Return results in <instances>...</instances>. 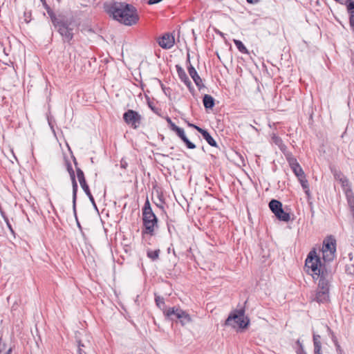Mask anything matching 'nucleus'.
<instances>
[{"label":"nucleus","mask_w":354,"mask_h":354,"mask_svg":"<svg viewBox=\"0 0 354 354\" xmlns=\"http://www.w3.org/2000/svg\"><path fill=\"white\" fill-rule=\"evenodd\" d=\"M350 4H354V0H346L345 2V5L346 7H348Z\"/></svg>","instance_id":"37998d69"},{"label":"nucleus","mask_w":354,"mask_h":354,"mask_svg":"<svg viewBox=\"0 0 354 354\" xmlns=\"http://www.w3.org/2000/svg\"><path fill=\"white\" fill-rule=\"evenodd\" d=\"M149 213H153L152 211V209L151 207L150 203L148 199L145 201L144 206L142 207V214H149Z\"/></svg>","instance_id":"c756f323"},{"label":"nucleus","mask_w":354,"mask_h":354,"mask_svg":"<svg viewBox=\"0 0 354 354\" xmlns=\"http://www.w3.org/2000/svg\"><path fill=\"white\" fill-rule=\"evenodd\" d=\"M351 62H352L353 66H354V53H352V55H351Z\"/></svg>","instance_id":"3c124183"},{"label":"nucleus","mask_w":354,"mask_h":354,"mask_svg":"<svg viewBox=\"0 0 354 354\" xmlns=\"http://www.w3.org/2000/svg\"><path fill=\"white\" fill-rule=\"evenodd\" d=\"M1 216L3 218V220L4 221L6 222V225H7V227L9 229V230L10 231V232L12 234H15V231L14 230L12 229V227L9 221V219L8 218V217L5 215L4 212H1Z\"/></svg>","instance_id":"473e14b6"},{"label":"nucleus","mask_w":354,"mask_h":354,"mask_svg":"<svg viewBox=\"0 0 354 354\" xmlns=\"http://www.w3.org/2000/svg\"><path fill=\"white\" fill-rule=\"evenodd\" d=\"M12 348H10L5 354H11Z\"/></svg>","instance_id":"603ef678"},{"label":"nucleus","mask_w":354,"mask_h":354,"mask_svg":"<svg viewBox=\"0 0 354 354\" xmlns=\"http://www.w3.org/2000/svg\"><path fill=\"white\" fill-rule=\"evenodd\" d=\"M284 147H285V145H283V147H281L280 149L281 151H283V149H284Z\"/></svg>","instance_id":"052dcab7"},{"label":"nucleus","mask_w":354,"mask_h":354,"mask_svg":"<svg viewBox=\"0 0 354 354\" xmlns=\"http://www.w3.org/2000/svg\"><path fill=\"white\" fill-rule=\"evenodd\" d=\"M268 205L278 220L284 222H288L290 220V214L283 210L282 203L279 201L272 199Z\"/></svg>","instance_id":"423d86ee"},{"label":"nucleus","mask_w":354,"mask_h":354,"mask_svg":"<svg viewBox=\"0 0 354 354\" xmlns=\"http://www.w3.org/2000/svg\"><path fill=\"white\" fill-rule=\"evenodd\" d=\"M198 132L202 135L203 138L212 147H217L216 142L206 129H199Z\"/></svg>","instance_id":"dca6fc26"},{"label":"nucleus","mask_w":354,"mask_h":354,"mask_svg":"<svg viewBox=\"0 0 354 354\" xmlns=\"http://www.w3.org/2000/svg\"><path fill=\"white\" fill-rule=\"evenodd\" d=\"M142 224L143 228L142 230V238L145 234L153 236L155 234V229L158 228V218L154 213L142 214Z\"/></svg>","instance_id":"39448f33"},{"label":"nucleus","mask_w":354,"mask_h":354,"mask_svg":"<svg viewBox=\"0 0 354 354\" xmlns=\"http://www.w3.org/2000/svg\"><path fill=\"white\" fill-rule=\"evenodd\" d=\"M304 190L305 194L307 195V196L310 197V193L309 187L306 189H304Z\"/></svg>","instance_id":"49530a36"},{"label":"nucleus","mask_w":354,"mask_h":354,"mask_svg":"<svg viewBox=\"0 0 354 354\" xmlns=\"http://www.w3.org/2000/svg\"><path fill=\"white\" fill-rule=\"evenodd\" d=\"M284 154L294 174L297 178L302 177V176L305 175L303 169L293 155L290 152L284 153Z\"/></svg>","instance_id":"1a4fd4ad"},{"label":"nucleus","mask_w":354,"mask_h":354,"mask_svg":"<svg viewBox=\"0 0 354 354\" xmlns=\"http://www.w3.org/2000/svg\"><path fill=\"white\" fill-rule=\"evenodd\" d=\"M314 351H322V342H313Z\"/></svg>","instance_id":"f704fd0d"},{"label":"nucleus","mask_w":354,"mask_h":354,"mask_svg":"<svg viewBox=\"0 0 354 354\" xmlns=\"http://www.w3.org/2000/svg\"><path fill=\"white\" fill-rule=\"evenodd\" d=\"M322 251L336 252V240L332 236H328L323 242Z\"/></svg>","instance_id":"2eb2a0df"},{"label":"nucleus","mask_w":354,"mask_h":354,"mask_svg":"<svg viewBox=\"0 0 354 354\" xmlns=\"http://www.w3.org/2000/svg\"><path fill=\"white\" fill-rule=\"evenodd\" d=\"M192 322V318L190 315L186 312L184 311V315L180 317V322L183 326H185Z\"/></svg>","instance_id":"cd10ccee"},{"label":"nucleus","mask_w":354,"mask_h":354,"mask_svg":"<svg viewBox=\"0 0 354 354\" xmlns=\"http://www.w3.org/2000/svg\"><path fill=\"white\" fill-rule=\"evenodd\" d=\"M260 0H247V2L250 4H256L258 3Z\"/></svg>","instance_id":"c03bdc74"},{"label":"nucleus","mask_w":354,"mask_h":354,"mask_svg":"<svg viewBox=\"0 0 354 354\" xmlns=\"http://www.w3.org/2000/svg\"><path fill=\"white\" fill-rule=\"evenodd\" d=\"M155 302L156 306L161 309L163 312L167 308H165V299L162 297H160L155 293Z\"/></svg>","instance_id":"b1692460"},{"label":"nucleus","mask_w":354,"mask_h":354,"mask_svg":"<svg viewBox=\"0 0 354 354\" xmlns=\"http://www.w3.org/2000/svg\"><path fill=\"white\" fill-rule=\"evenodd\" d=\"M104 10L113 19L125 26H131L139 21L137 8L125 2H112L104 4Z\"/></svg>","instance_id":"f03ea898"},{"label":"nucleus","mask_w":354,"mask_h":354,"mask_svg":"<svg viewBox=\"0 0 354 354\" xmlns=\"http://www.w3.org/2000/svg\"><path fill=\"white\" fill-rule=\"evenodd\" d=\"M174 132L177 134V136L180 138L183 139L185 136L184 129L178 127Z\"/></svg>","instance_id":"72a5a7b5"},{"label":"nucleus","mask_w":354,"mask_h":354,"mask_svg":"<svg viewBox=\"0 0 354 354\" xmlns=\"http://www.w3.org/2000/svg\"><path fill=\"white\" fill-rule=\"evenodd\" d=\"M313 341L315 342H321V336L319 335L315 334L313 333Z\"/></svg>","instance_id":"4c0bfd02"},{"label":"nucleus","mask_w":354,"mask_h":354,"mask_svg":"<svg viewBox=\"0 0 354 354\" xmlns=\"http://www.w3.org/2000/svg\"><path fill=\"white\" fill-rule=\"evenodd\" d=\"M46 11H47V13L49 15L50 20L52 21V24H53L54 26L56 25H58V24L61 21H62L64 19H65V17L64 16H61V15L57 16L55 15V13L53 12V10L50 7L47 8Z\"/></svg>","instance_id":"a211bd4d"},{"label":"nucleus","mask_w":354,"mask_h":354,"mask_svg":"<svg viewBox=\"0 0 354 354\" xmlns=\"http://www.w3.org/2000/svg\"><path fill=\"white\" fill-rule=\"evenodd\" d=\"M76 341L78 346L77 354H86V352L84 350V348H86L88 347V346L90 344L89 342H88L87 343H84L81 339L77 338Z\"/></svg>","instance_id":"5701e85b"},{"label":"nucleus","mask_w":354,"mask_h":354,"mask_svg":"<svg viewBox=\"0 0 354 354\" xmlns=\"http://www.w3.org/2000/svg\"><path fill=\"white\" fill-rule=\"evenodd\" d=\"M176 68L180 80L187 86L190 91L194 90L192 82L187 75L185 70L179 65H176Z\"/></svg>","instance_id":"ddd939ff"},{"label":"nucleus","mask_w":354,"mask_h":354,"mask_svg":"<svg viewBox=\"0 0 354 354\" xmlns=\"http://www.w3.org/2000/svg\"><path fill=\"white\" fill-rule=\"evenodd\" d=\"M339 183L345 194H348V191L353 192L349 180L346 177H344Z\"/></svg>","instance_id":"4be33fe9"},{"label":"nucleus","mask_w":354,"mask_h":354,"mask_svg":"<svg viewBox=\"0 0 354 354\" xmlns=\"http://www.w3.org/2000/svg\"><path fill=\"white\" fill-rule=\"evenodd\" d=\"M160 250L159 249L155 250H147V256L152 261H156L159 258Z\"/></svg>","instance_id":"393cba45"},{"label":"nucleus","mask_w":354,"mask_h":354,"mask_svg":"<svg viewBox=\"0 0 354 354\" xmlns=\"http://www.w3.org/2000/svg\"><path fill=\"white\" fill-rule=\"evenodd\" d=\"M161 87L162 88L163 92L165 93V94L166 95H170V91H171L170 88H166L163 86V84H161Z\"/></svg>","instance_id":"58836bf2"},{"label":"nucleus","mask_w":354,"mask_h":354,"mask_svg":"<svg viewBox=\"0 0 354 354\" xmlns=\"http://www.w3.org/2000/svg\"><path fill=\"white\" fill-rule=\"evenodd\" d=\"M54 27L62 37L63 43L68 44H71V41L73 39L75 35L74 30L78 29L73 17L65 18Z\"/></svg>","instance_id":"20e7f679"},{"label":"nucleus","mask_w":354,"mask_h":354,"mask_svg":"<svg viewBox=\"0 0 354 354\" xmlns=\"http://www.w3.org/2000/svg\"><path fill=\"white\" fill-rule=\"evenodd\" d=\"M179 127H178L177 125H176L173 122L169 124V128L171 130H172L173 131H175Z\"/></svg>","instance_id":"a19ab883"},{"label":"nucleus","mask_w":354,"mask_h":354,"mask_svg":"<svg viewBox=\"0 0 354 354\" xmlns=\"http://www.w3.org/2000/svg\"><path fill=\"white\" fill-rule=\"evenodd\" d=\"M235 46L238 48V50L243 54H249V52L245 45L243 44V42L238 39H234L233 40Z\"/></svg>","instance_id":"a878e982"},{"label":"nucleus","mask_w":354,"mask_h":354,"mask_svg":"<svg viewBox=\"0 0 354 354\" xmlns=\"http://www.w3.org/2000/svg\"><path fill=\"white\" fill-rule=\"evenodd\" d=\"M170 251H172V249H171L170 248H169L167 249V252H168V253H169V252H170Z\"/></svg>","instance_id":"13d9d810"},{"label":"nucleus","mask_w":354,"mask_h":354,"mask_svg":"<svg viewBox=\"0 0 354 354\" xmlns=\"http://www.w3.org/2000/svg\"><path fill=\"white\" fill-rule=\"evenodd\" d=\"M295 344L297 345V347H295V349L297 354H302L306 352L304 351L303 342L300 341L299 339L296 341Z\"/></svg>","instance_id":"c85d7f7f"},{"label":"nucleus","mask_w":354,"mask_h":354,"mask_svg":"<svg viewBox=\"0 0 354 354\" xmlns=\"http://www.w3.org/2000/svg\"><path fill=\"white\" fill-rule=\"evenodd\" d=\"M186 63L187 64V66H189V64H191V62H190V55L189 53H187V60H186Z\"/></svg>","instance_id":"a18cd8bd"},{"label":"nucleus","mask_w":354,"mask_h":354,"mask_svg":"<svg viewBox=\"0 0 354 354\" xmlns=\"http://www.w3.org/2000/svg\"><path fill=\"white\" fill-rule=\"evenodd\" d=\"M123 120L127 124L136 129L140 125L142 116L138 113V112L132 109H129L124 113Z\"/></svg>","instance_id":"6e6552de"},{"label":"nucleus","mask_w":354,"mask_h":354,"mask_svg":"<svg viewBox=\"0 0 354 354\" xmlns=\"http://www.w3.org/2000/svg\"><path fill=\"white\" fill-rule=\"evenodd\" d=\"M279 140V138H277V140L275 141V143H277V140Z\"/></svg>","instance_id":"338daca9"},{"label":"nucleus","mask_w":354,"mask_h":354,"mask_svg":"<svg viewBox=\"0 0 354 354\" xmlns=\"http://www.w3.org/2000/svg\"><path fill=\"white\" fill-rule=\"evenodd\" d=\"M46 11H47V13L49 15L50 20L52 21V24H53L54 26L56 25H58V24L61 21H62L64 19H65V17L64 16H61V15L57 16L55 15V13L53 12V10L50 7L47 8Z\"/></svg>","instance_id":"6ab92c4d"},{"label":"nucleus","mask_w":354,"mask_h":354,"mask_svg":"<svg viewBox=\"0 0 354 354\" xmlns=\"http://www.w3.org/2000/svg\"><path fill=\"white\" fill-rule=\"evenodd\" d=\"M44 6L46 10H47V8L49 7V6L46 4V3L45 1L44 3Z\"/></svg>","instance_id":"5fc2aeb1"},{"label":"nucleus","mask_w":354,"mask_h":354,"mask_svg":"<svg viewBox=\"0 0 354 354\" xmlns=\"http://www.w3.org/2000/svg\"><path fill=\"white\" fill-rule=\"evenodd\" d=\"M214 99L208 94H205L203 97V103L206 109H212L214 106Z\"/></svg>","instance_id":"aec40b11"},{"label":"nucleus","mask_w":354,"mask_h":354,"mask_svg":"<svg viewBox=\"0 0 354 354\" xmlns=\"http://www.w3.org/2000/svg\"><path fill=\"white\" fill-rule=\"evenodd\" d=\"M150 107L151 108V109H152L153 111H154V109L153 108V106H151V105H150Z\"/></svg>","instance_id":"69168bd1"},{"label":"nucleus","mask_w":354,"mask_h":354,"mask_svg":"<svg viewBox=\"0 0 354 354\" xmlns=\"http://www.w3.org/2000/svg\"><path fill=\"white\" fill-rule=\"evenodd\" d=\"M173 254L176 256L175 250L173 249Z\"/></svg>","instance_id":"0e129e2a"},{"label":"nucleus","mask_w":354,"mask_h":354,"mask_svg":"<svg viewBox=\"0 0 354 354\" xmlns=\"http://www.w3.org/2000/svg\"><path fill=\"white\" fill-rule=\"evenodd\" d=\"M245 312L244 308L232 310L226 319L224 325L238 330L247 328L250 324V319L245 316Z\"/></svg>","instance_id":"7ed1b4c3"},{"label":"nucleus","mask_w":354,"mask_h":354,"mask_svg":"<svg viewBox=\"0 0 354 354\" xmlns=\"http://www.w3.org/2000/svg\"><path fill=\"white\" fill-rule=\"evenodd\" d=\"M166 120L169 124L172 122V120H171V118L169 117H167Z\"/></svg>","instance_id":"8fccbe9b"},{"label":"nucleus","mask_w":354,"mask_h":354,"mask_svg":"<svg viewBox=\"0 0 354 354\" xmlns=\"http://www.w3.org/2000/svg\"><path fill=\"white\" fill-rule=\"evenodd\" d=\"M170 251H172V249H171L170 248H169L167 249V252H168V253H169V252H170Z\"/></svg>","instance_id":"4d7b16f0"},{"label":"nucleus","mask_w":354,"mask_h":354,"mask_svg":"<svg viewBox=\"0 0 354 354\" xmlns=\"http://www.w3.org/2000/svg\"><path fill=\"white\" fill-rule=\"evenodd\" d=\"M184 311L185 310L174 306L169 308L167 310H165L164 315L167 319L171 321H174L176 319H178L180 321V317L184 315Z\"/></svg>","instance_id":"9b49d317"},{"label":"nucleus","mask_w":354,"mask_h":354,"mask_svg":"<svg viewBox=\"0 0 354 354\" xmlns=\"http://www.w3.org/2000/svg\"><path fill=\"white\" fill-rule=\"evenodd\" d=\"M74 164L76 167L77 177L80 182L81 187L82 188V189L84 190V192H85L86 196L88 197V198H89L90 201L91 202L92 205H93V207L95 209H97V205L95 204L94 198H93V195L91 194L89 187L86 181L84 174L80 168L77 167V163L75 158H74Z\"/></svg>","instance_id":"0eeeda50"},{"label":"nucleus","mask_w":354,"mask_h":354,"mask_svg":"<svg viewBox=\"0 0 354 354\" xmlns=\"http://www.w3.org/2000/svg\"><path fill=\"white\" fill-rule=\"evenodd\" d=\"M66 169L70 176L75 174V171L72 167L71 164L69 162H66Z\"/></svg>","instance_id":"c9c22d12"},{"label":"nucleus","mask_w":354,"mask_h":354,"mask_svg":"<svg viewBox=\"0 0 354 354\" xmlns=\"http://www.w3.org/2000/svg\"><path fill=\"white\" fill-rule=\"evenodd\" d=\"M77 225H78L79 227H81V225H80L79 222H77Z\"/></svg>","instance_id":"e2e57ef3"},{"label":"nucleus","mask_w":354,"mask_h":354,"mask_svg":"<svg viewBox=\"0 0 354 354\" xmlns=\"http://www.w3.org/2000/svg\"><path fill=\"white\" fill-rule=\"evenodd\" d=\"M187 124L189 127H192L194 129H195L198 132V129H201L200 127L196 125V124H194L192 123H190L189 122H187Z\"/></svg>","instance_id":"ea45409f"},{"label":"nucleus","mask_w":354,"mask_h":354,"mask_svg":"<svg viewBox=\"0 0 354 354\" xmlns=\"http://www.w3.org/2000/svg\"><path fill=\"white\" fill-rule=\"evenodd\" d=\"M174 37L170 33H165L158 39V44L164 49L171 48L174 46Z\"/></svg>","instance_id":"9d476101"},{"label":"nucleus","mask_w":354,"mask_h":354,"mask_svg":"<svg viewBox=\"0 0 354 354\" xmlns=\"http://www.w3.org/2000/svg\"><path fill=\"white\" fill-rule=\"evenodd\" d=\"M335 252H333V251H332V252H328V251H324V250H323V251H322V254H323L322 258H323V261H324V262H322V261H321V263H322V265H323V264H324V265L326 264V265H327L328 267L332 268V267L329 265V263H330V261H332L334 259L335 256Z\"/></svg>","instance_id":"f3484780"},{"label":"nucleus","mask_w":354,"mask_h":354,"mask_svg":"<svg viewBox=\"0 0 354 354\" xmlns=\"http://www.w3.org/2000/svg\"><path fill=\"white\" fill-rule=\"evenodd\" d=\"M216 34L219 35L220 36L224 37V34L222 32H221L220 30H216Z\"/></svg>","instance_id":"09e8293b"},{"label":"nucleus","mask_w":354,"mask_h":354,"mask_svg":"<svg viewBox=\"0 0 354 354\" xmlns=\"http://www.w3.org/2000/svg\"><path fill=\"white\" fill-rule=\"evenodd\" d=\"M298 180H299L303 189H306L309 187L308 182L306 178V175L302 176V177L298 178Z\"/></svg>","instance_id":"7c9ffc66"},{"label":"nucleus","mask_w":354,"mask_h":354,"mask_svg":"<svg viewBox=\"0 0 354 354\" xmlns=\"http://www.w3.org/2000/svg\"><path fill=\"white\" fill-rule=\"evenodd\" d=\"M284 147H285V145H283V147H281L280 149L281 151H283V149H284Z\"/></svg>","instance_id":"680f3d73"},{"label":"nucleus","mask_w":354,"mask_h":354,"mask_svg":"<svg viewBox=\"0 0 354 354\" xmlns=\"http://www.w3.org/2000/svg\"><path fill=\"white\" fill-rule=\"evenodd\" d=\"M314 354H322V351H314Z\"/></svg>","instance_id":"864d4df0"},{"label":"nucleus","mask_w":354,"mask_h":354,"mask_svg":"<svg viewBox=\"0 0 354 354\" xmlns=\"http://www.w3.org/2000/svg\"><path fill=\"white\" fill-rule=\"evenodd\" d=\"M305 266L311 270L313 279L317 281V288L313 301L319 304L328 303L330 301V288L335 270L321 263V259L317 255L315 249L308 253Z\"/></svg>","instance_id":"f257e3e1"},{"label":"nucleus","mask_w":354,"mask_h":354,"mask_svg":"<svg viewBox=\"0 0 354 354\" xmlns=\"http://www.w3.org/2000/svg\"><path fill=\"white\" fill-rule=\"evenodd\" d=\"M127 165V163L126 162H123V161H121V167H123V168H126Z\"/></svg>","instance_id":"de8ad7c7"},{"label":"nucleus","mask_w":354,"mask_h":354,"mask_svg":"<svg viewBox=\"0 0 354 354\" xmlns=\"http://www.w3.org/2000/svg\"><path fill=\"white\" fill-rule=\"evenodd\" d=\"M327 330L329 332V334L330 335V337H331V339H332L334 345L335 346L336 351H337V354L343 353V350L342 349V348L337 341V338L335 335L334 333L328 326H327Z\"/></svg>","instance_id":"412c9836"},{"label":"nucleus","mask_w":354,"mask_h":354,"mask_svg":"<svg viewBox=\"0 0 354 354\" xmlns=\"http://www.w3.org/2000/svg\"><path fill=\"white\" fill-rule=\"evenodd\" d=\"M346 272L348 274H352L354 272V267H353V266L352 265L351 266H347L346 268Z\"/></svg>","instance_id":"e433bc0d"},{"label":"nucleus","mask_w":354,"mask_h":354,"mask_svg":"<svg viewBox=\"0 0 354 354\" xmlns=\"http://www.w3.org/2000/svg\"><path fill=\"white\" fill-rule=\"evenodd\" d=\"M162 0H148L147 3L149 5H153L160 3Z\"/></svg>","instance_id":"79ce46f5"},{"label":"nucleus","mask_w":354,"mask_h":354,"mask_svg":"<svg viewBox=\"0 0 354 354\" xmlns=\"http://www.w3.org/2000/svg\"><path fill=\"white\" fill-rule=\"evenodd\" d=\"M72 187H73V210L75 218H77L76 213V201H77V192L78 189L77 183L76 181L75 174L70 176Z\"/></svg>","instance_id":"4468645a"},{"label":"nucleus","mask_w":354,"mask_h":354,"mask_svg":"<svg viewBox=\"0 0 354 354\" xmlns=\"http://www.w3.org/2000/svg\"><path fill=\"white\" fill-rule=\"evenodd\" d=\"M302 354H307L306 352H305L304 353H302Z\"/></svg>","instance_id":"774afa93"},{"label":"nucleus","mask_w":354,"mask_h":354,"mask_svg":"<svg viewBox=\"0 0 354 354\" xmlns=\"http://www.w3.org/2000/svg\"><path fill=\"white\" fill-rule=\"evenodd\" d=\"M284 147H285V145H283V147H281L280 149L281 151H283V149H284Z\"/></svg>","instance_id":"bf43d9fd"},{"label":"nucleus","mask_w":354,"mask_h":354,"mask_svg":"<svg viewBox=\"0 0 354 354\" xmlns=\"http://www.w3.org/2000/svg\"><path fill=\"white\" fill-rule=\"evenodd\" d=\"M183 142L185 144V145L187 146V147L189 149H195L196 147V145L194 144L193 142H192L187 138V136H185L183 139H181Z\"/></svg>","instance_id":"2f4dec72"},{"label":"nucleus","mask_w":354,"mask_h":354,"mask_svg":"<svg viewBox=\"0 0 354 354\" xmlns=\"http://www.w3.org/2000/svg\"><path fill=\"white\" fill-rule=\"evenodd\" d=\"M187 71L190 77L192 78L196 86L198 87L199 90L205 87V85L203 84L202 79L198 75L197 71H196L195 68L192 66V64H189V66H187Z\"/></svg>","instance_id":"f8f14e48"},{"label":"nucleus","mask_w":354,"mask_h":354,"mask_svg":"<svg viewBox=\"0 0 354 354\" xmlns=\"http://www.w3.org/2000/svg\"><path fill=\"white\" fill-rule=\"evenodd\" d=\"M336 2L342 3L343 0H335Z\"/></svg>","instance_id":"6e6d98bb"},{"label":"nucleus","mask_w":354,"mask_h":354,"mask_svg":"<svg viewBox=\"0 0 354 354\" xmlns=\"http://www.w3.org/2000/svg\"><path fill=\"white\" fill-rule=\"evenodd\" d=\"M332 174H333V176L335 180L338 181H341L344 177H346L341 171L335 169V168H331L330 169Z\"/></svg>","instance_id":"bb28decb"}]
</instances>
